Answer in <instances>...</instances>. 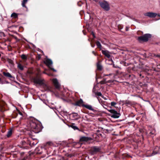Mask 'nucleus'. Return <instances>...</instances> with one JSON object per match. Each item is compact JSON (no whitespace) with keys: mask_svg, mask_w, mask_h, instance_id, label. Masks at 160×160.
Listing matches in <instances>:
<instances>
[{"mask_svg":"<svg viewBox=\"0 0 160 160\" xmlns=\"http://www.w3.org/2000/svg\"><path fill=\"white\" fill-rule=\"evenodd\" d=\"M154 56H156L157 57L159 58H160V55H154Z\"/></svg>","mask_w":160,"mask_h":160,"instance_id":"obj_35","label":"nucleus"},{"mask_svg":"<svg viewBox=\"0 0 160 160\" xmlns=\"http://www.w3.org/2000/svg\"><path fill=\"white\" fill-rule=\"evenodd\" d=\"M97 68L98 70L101 71L102 69V66L99 63V62H98L97 63Z\"/></svg>","mask_w":160,"mask_h":160,"instance_id":"obj_19","label":"nucleus"},{"mask_svg":"<svg viewBox=\"0 0 160 160\" xmlns=\"http://www.w3.org/2000/svg\"><path fill=\"white\" fill-rule=\"evenodd\" d=\"M12 128H10V129L8 131V132L7 134L6 135V136L8 138H9L12 134Z\"/></svg>","mask_w":160,"mask_h":160,"instance_id":"obj_18","label":"nucleus"},{"mask_svg":"<svg viewBox=\"0 0 160 160\" xmlns=\"http://www.w3.org/2000/svg\"><path fill=\"white\" fill-rule=\"evenodd\" d=\"M19 114L20 115H22V113L21 112H19Z\"/></svg>","mask_w":160,"mask_h":160,"instance_id":"obj_40","label":"nucleus"},{"mask_svg":"<svg viewBox=\"0 0 160 160\" xmlns=\"http://www.w3.org/2000/svg\"><path fill=\"white\" fill-rule=\"evenodd\" d=\"M138 39L139 41L140 40V36L138 37Z\"/></svg>","mask_w":160,"mask_h":160,"instance_id":"obj_38","label":"nucleus"},{"mask_svg":"<svg viewBox=\"0 0 160 160\" xmlns=\"http://www.w3.org/2000/svg\"><path fill=\"white\" fill-rule=\"evenodd\" d=\"M43 73H44V74H47V73H46V72H43Z\"/></svg>","mask_w":160,"mask_h":160,"instance_id":"obj_41","label":"nucleus"},{"mask_svg":"<svg viewBox=\"0 0 160 160\" xmlns=\"http://www.w3.org/2000/svg\"><path fill=\"white\" fill-rule=\"evenodd\" d=\"M47 75H48L49 76H51L52 75V74H50V73H47Z\"/></svg>","mask_w":160,"mask_h":160,"instance_id":"obj_37","label":"nucleus"},{"mask_svg":"<svg viewBox=\"0 0 160 160\" xmlns=\"http://www.w3.org/2000/svg\"><path fill=\"white\" fill-rule=\"evenodd\" d=\"M91 46H92V47L94 48V46H95V45H92Z\"/></svg>","mask_w":160,"mask_h":160,"instance_id":"obj_39","label":"nucleus"},{"mask_svg":"<svg viewBox=\"0 0 160 160\" xmlns=\"http://www.w3.org/2000/svg\"><path fill=\"white\" fill-rule=\"evenodd\" d=\"M21 58L22 59H27V56L24 54H22L21 56Z\"/></svg>","mask_w":160,"mask_h":160,"instance_id":"obj_28","label":"nucleus"},{"mask_svg":"<svg viewBox=\"0 0 160 160\" xmlns=\"http://www.w3.org/2000/svg\"><path fill=\"white\" fill-rule=\"evenodd\" d=\"M102 98H104V99H105V100H106V98H104L103 96H102Z\"/></svg>","mask_w":160,"mask_h":160,"instance_id":"obj_44","label":"nucleus"},{"mask_svg":"<svg viewBox=\"0 0 160 160\" xmlns=\"http://www.w3.org/2000/svg\"><path fill=\"white\" fill-rule=\"evenodd\" d=\"M103 106V108H105V109H106V108L105 107V106Z\"/></svg>","mask_w":160,"mask_h":160,"instance_id":"obj_46","label":"nucleus"},{"mask_svg":"<svg viewBox=\"0 0 160 160\" xmlns=\"http://www.w3.org/2000/svg\"><path fill=\"white\" fill-rule=\"evenodd\" d=\"M30 126L33 129L35 133H38L41 130V125L38 122L35 120L31 121L30 122Z\"/></svg>","mask_w":160,"mask_h":160,"instance_id":"obj_1","label":"nucleus"},{"mask_svg":"<svg viewBox=\"0 0 160 160\" xmlns=\"http://www.w3.org/2000/svg\"><path fill=\"white\" fill-rule=\"evenodd\" d=\"M145 53H144V54H141V58H142L143 59H144V58H145L146 56H145Z\"/></svg>","mask_w":160,"mask_h":160,"instance_id":"obj_30","label":"nucleus"},{"mask_svg":"<svg viewBox=\"0 0 160 160\" xmlns=\"http://www.w3.org/2000/svg\"><path fill=\"white\" fill-rule=\"evenodd\" d=\"M3 74L4 76L6 77H8L10 78H12L13 77L11 75V74L8 72H3Z\"/></svg>","mask_w":160,"mask_h":160,"instance_id":"obj_17","label":"nucleus"},{"mask_svg":"<svg viewBox=\"0 0 160 160\" xmlns=\"http://www.w3.org/2000/svg\"><path fill=\"white\" fill-rule=\"evenodd\" d=\"M99 3L100 7L104 10L108 11L110 10L109 5L107 2L103 1L99 2Z\"/></svg>","mask_w":160,"mask_h":160,"instance_id":"obj_2","label":"nucleus"},{"mask_svg":"<svg viewBox=\"0 0 160 160\" xmlns=\"http://www.w3.org/2000/svg\"><path fill=\"white\" fill-rule=\"evenodd\" d=\"M70 127L72 128L74 130H78V128L75 125V124L74 123H73L70 125Z\"/></svg>","mask_w":160,"mask_h":160,"instance_id":"obj_21","label":"nucleus"},{"mask_svg":"<svg viewBox=\"0 0 160 160\" xmlns=\"http://www.w3.org/2000/svg\"><path fill=\"white\" fill-rule=\"evenodd\" d=\"M83 103V101L82 100L80 99L79 100L76 102L75 105L76 106H80L81 105L82 106V104Z\"/></svg>","mask_w":160,"mask_h":160,"instance_id":"obj_16","label":"nucleus"},{"mask_svg":"<svg viewBox=\"0 0 160 160\" xmlns=\"http://www.w3.org/2000/svg\"><path fill=\"white\" fill-rule=\"evenodd\" d=\"M140 98L142 99V100H143V99H142V98L141 97V98Z\"/></svg>","mask_w":160,"mask_h":160,"instance_id":"obj_51","label":"nucleus"},{"mask_svg":"<svg viewBox=\"0 0 160 160\" xmlns=\"http://www.w3.org/2000/svg\"><path fill=\"white\" fill-rule=\"evenodd\" d=\"M101 148L97 146H93L91 148V152L92 154H94L100 152Z\"/></svg>","mask_w":160,"mask_h":160,"instance_id":"obj_7","label":"nucleus"},{"mask_svg":"<svg viewBox=\"0 0 160 160\" xmlns=\"http://www.w3.org/2000/svg\"><path fill=\"white\" fill-rule=\"evenodd\" d=\"M37 143H38L37 142H36V143L32 142L31 143V142H30V143H29V144H32V145L34 146V145H36Z\"/></svg>","mask_w":160,"mask_h":160,"instance_id":"obj_33","label":"nucleus"},{"mask_svg":"<svg viewBox=\"0 0 160 160\" xmlns=\"http://www.w3.org/2000/svg\"><path fill=\"white\" fill-rule=\"evenodd\" d=\"M106 79H104L102 80L99 83L101 84H104L106 83Z\"/></svg>","mask_w":160,"mask_h":160,"instance_id":"obj_29","label":"nucleus"},{"mask_svg":"<svg viewBox=\"0 0 160 160\" xmlns=\"http://www.w3.org/2000/svg\"><path fill=\"white\" fill-rule=\"evenodd\" d=\"M82 106L83 107H84L85 108H86L89 110L92 111H94V109L92 107V106L91 105H88V104H86V105L83 104L82 105Z\"/></svg>","mask_w":160,"mask_h":160,"instance_id":"obj_14","label":"nucleus"},{"mask_svg":"<svg viewBox=\"0 0 160 160\" xmlns=\"http://www.w3.org/2000/svg\"><path fill=\"white\" fill-rule=\"evenodd\" d=\"M140 32H141V33H143V32H142L141 31H140Z\"/></svg>","mask_w":160,"mask_h":160,"instance_id":"obj_49","label":"nucleus"},{"mask_svg":"<svg viewBox=\"0 0 160 160\" xmlns=\"http://www.w3.org/2000/svg\"><path fill=\"white\" fill-rule=\"evenodd\" d=\"M145 15L150 18H155L157 16V14L152 12H148L145 14Z\"/></svg>","mask_w":160,"mask_h":160,"instance_id":"obj_12","label":"nucleus"},{"mask_svg":"<svg viewBox=\"0 0 160 160\" xmlns=\"http://www.w3.org/2000/svg\"><path fill=\"white\" fill-rule=\"evenodd\" d=\"M110 75V74H109V75H106L105 76H108V75Z\"/></svg>","mask_w":160,"mask_h":160,"instance_id":"obj_47","label":"nucleus"},{"mask_svg":"<svg viewBox=\"0 0 160 160\" xmlns=\"http://www.w3.org/2000/svg\"><path fill=\"white\" fill-rule=\"evenodd\" d=\"M44 63L46 64V65L48 67L50 68L51 69L53 70L54 72L56 71L53 68L50 67L51 66H52V61L51 59L48 58L47 59L44 61Z\"/></svg>","mask_w":160,"mask_h":160,"instance_id":"obj_6","label":"nucleus"},{"mask_svg":"<svg viewBox=\"0 0 160 160\" xmlns=\"http://www.w3.org/2000/svg\"><path fill=\"white\" fill-rule=\"evenodd\" d=\"M27 140V138H25L24 140H22L19 145L20 147L22 148H25L27 147V145L29 143V142H26Z\"/></svg>","mask_w":160,"mask_h":160,"instance_id":"obj_8","label":"nucleus"},{"mask_svg":"<svg viewBox=\"0 0 160 160\" xmlns=\"http://www.w3.org/2000/svg\"><path fill=\"white\" fill-rule=\"evenodd\" d=\"M107 110L111 113V117L112 118H118L120 116V113L118 112L117 111L114 109H107Z\"/></svg>","mask_w":160,"mask_h":160,"instance_id":"obj_4","label":"nucleus"},{"mask_svg":"<svg viewBox=\"0 0 160 160\" xmlns=\"http://www.w3.org/2000/svg\"><path fill=\"white\" fill-rule=\"evenodd\" d=\"M96 45L97 47L100 48L102 47V45L99 41H97L96 42Z\"/></svg>","mask_w":160,"mask_h":160,"instance_id":"obj_26","label":"nucleus"},{"mask_svg":"<svg viewBox=\"0 0 160 160\" xmlns=\"http://www.w3.org/2000/svg\"><path fill=\"white\" fill-rule=\"evenodd\" d=\"M96 2H97L98 1V0H93Z\"/></svg>","mask_w":160,"mask_h":160,"instance_id":"obj_42","label":"nucleus"},{"mask_svg":"<svg viewBox=\"0 0 160 160\" xmlns=\"http://www.w3.org/2000/svg\"><path fill=\"white\" fill-rule=\"evenodd\" d=\"M126 31H128V28L127 27L126 28Z\"/></svg>","mask_w":160,"mask_h":160,"instance_id":"obj_36","label":"nucleus"},{"mask_svg":"<svg viewBox=\"0 0 160 160\" xmlns=\"http://www.w3.org/2000/svg\"><path fill=\"white\" fill-rule=\"evenodd\" d=\"M151 37L152 35L150 34H145L142 36H141V42L142 41L143 42H147Z\"/></svg>","mask_w":160,"mask_h":160,"instance_id":"obj_5","label":"nucleus"},{"mask_svg":"<svg viewBox=\"0 0 160 160\" xmlns=\"http://www.w3.org/2000/svg\"><path fill=\"white\" fill-rule=\"evenodd\" d=\"M158 153V152L155 151H152V155H155V154H156Z\"/></svg>","mask_w":160,"mask_h":160,"instance_id":"obj_31","label":"nucleus"},{"mask_svg":"<svg viewBox=\"0 0 160 160\" xmlns=\"http://www.w3.org/2000/svg\"><path fill=\"white\" fill-rule=\"evenodd\" d=\"M93 36L94 38H95V36L94 34H93Z\"/></svg>","mask_w":160,"mask_h":160,"instance_id":"obj_43","label":"nucleus"},{"mask_svg":"<svg viewBox=\"0 0 160 160\" xmlns=\"http://www.w3.org/2000/svg\"><path fill=\"white\" fill-rule=\"evenodd\" d=\"M11 17L14 18H16L18 17V15L16 13L13 12L11 14Z\"/></svg>","mask_w":160,"mask_h":160,"instance_id":"obj_25","label":"nucleus"},{"mask_svg":"<svg viewBox=\"0 0 160 160\" xmlns=\"http://www.w3.org/2000/svg\"><path fill=\"white\" fill-rule=\"evenodd\" d=\"M71 116L73 120H77L79 119L80 117L77 113L73 112L71 114Z\"/></svg>","mask_w":160,"mask_h":160,"instance_id":"obj_11","label":"nucleus"},{"mask_svg":"<svg viewBox=\"0 0 160 160\" xmlns=\"http://www.w3.org/2000/svg\"><path fill=\"white\" fill-rule=\"evenodd\" d=\"M95 94L96 95L98 96H101L102 97V94L100 92H97L95 93Z\"/></svg>","mask_w":160,"mask_h":160,"instance_id":"obj_27","label":"nucleus"},{"mask_svg":"<svg viewBox=\"0 0 160 160\" xmlns=\"http://www.w3.org/2000/svg\"><path fill=\"white\" fill-rule=\"evenodd\" d=\"M90 140V138L87 137H82L80 138L81 141L87 142Z\"/></svg>","mask_w":160,"mask_h":160,"instance_id":"obj_15","label":"nucleus"},{"mask_svg":"<svg viewBox=\"0 0 160 160\" xmlns=\"http://www.w3.org/2000/svg\"><path fill=\"white\" fill-rule=\"evenodd\" d=\"M92 53L95 55V56H96L97 55V54H96V53H95V52L94 51H92Z\"/></svg>","mask_w":160,"mask_h":160,"instance_id":"obj_34","label":"nucleus"},{"mask_svg":"<svg viewBox=\"0 0 160 160\" xmlns=\"http://www.w3.org/2000/svg\"><path fill=\"white\" fill-rule=\"evenodd\" d=\"M52 82L55 88L58 89H59L60 88L61 86L58 80L56 78H53L52 79Z\"/></svg>","mask_w":160,"mask_h":160,"instance_id":"obj_9","label":"nucleus"},{"mask_svg":"<svg viewBox=\"0 0 160 160\" xmlns=\"http://www.w3.org/2000/svg\"><path fill=\"white\" fill-rule=\"evenodd\" d=\"M103 106V108H105V109H106V108L105 107V106Z\"/></svg>","mask_w":160,"mask_h":160,"instance_id":"obj_45","label":"nucleus"},{"mask_svg":"<svg viewBox=\"0 0 160 160\" xmlns=\"http://www.w3.org/2000/svg\"><path fill=\"white\" fill-rule=\"evenodd\" d=\"M102 52L103 55L108 58H110V55L108 51L107 50H102Z\"/></svg>","mask_w":160,"mask_h":160,"instance_id":"obj_13","label":"nucleus"},{"mask_svg":"<svg viewBox=\"0 0 160 160\" xmlns=\"http://www.w3.org/2000/svg\"><path fill=\"white\" fill-rule=\"evenodd\" d=\"M1 80H2L1 78H0V81H1Z\"/></svg>","mask_w":160,"mask_h":160,"instance_id":"obj_48","label":"nucleus"},{"mask_svg":"<svg viewBox=\"0 0 160 160\" xmlns=\"http://www.w3.org/2000/svg\"><path fill=\"white\" fill-rule=\"evenodd\" d=\"M117 104V103L114 102H112L111 103V105L112 106H114Z\"/></svg>","mask_w":160,"mask_h":160,"instance_id":"obj_32","label":"nucleus"},{"mask_svg":"<svg viewBox=\"0 0 160 160\" xmlns=\"http://www.w3.org/2000/svg\"><path fill=\"white\" fill-rule=\"evenodd\" d=\"M33 82L35 83L41 85H42L44 84V79L40 77H36L32 79Z\"/></svg>","mask_w":160,"mask_h":160,"instance_id":"obj_3","label":"nucleus"},{"mask_svg":"<svg viewBox=\"0 0 160 160\" xmlns=\"http://www.w3.org/2000/svg\"><path fill=\"white\" fill-rule=\"evenodd\" d=\"M97 98L98 99V100L99 101L98 98V97H97Z\"/></svg>","mask_w":160,"mask_h":160,"instance_id":"obj_50","label":"nucleus"},{"mask_svg":"<svg viewBox=\"0 0 160 160\" xmlns=\"http://www.w3.org/2000/svg\"><path fill=\"white\" fill-rule=\"evenodd\" d=\"M28 0H23L22 5L23 7L26 8L25 4L27 2Z\"/></svg>","mask_w":160,"mask_h":160,"instance_id":"obj_23","label":"nucleus"},{"mask_svg":"<svg viewBox=\"0 0 160 160\" xmlns=\"http://www.w3.org/2000/svg\"><path fill=\"white\" fill-rule=\"evenodd\" d=\"M155 129L153 128H152L150 130V132H149V133L151 135H154L155 133Z\"/></svg>","mask_w":160,"mask_h":160,"instance_id":"obj_22","label":"nucleus"},{"mask_svg":"<svg viewBox=\"0 0 160 160\" xmlns=\"http://www.w3.org/2000/svg\"><path fill=\"white\" fill-rule=\"evenodd\" d=\"M18 68L21 70H22L23 69V67L21 64L19 63L18 65Z\"/></svg>","mask_w":160,"mask_h":160,"instance_id":"obj_24","label":"nucleus"},{"mask_svg":"<svg viewBox=\"0 0 160 160\" xmlns=\"http://www.w3.org/2000/svg\"><path fill=\"white\" fill-rule=\"evenodd\" d=\"M141 119L142 121L144 122L147 121V118L145 115V111L144 110H142V111H141Z\"/></svg>","mask_w":160,"mask_h":160,"instance_id":"obj_10","label":"nucleus"},{"mask_svg":"<svg viewBox=\"0 0 160 160\" xmlns=\"http://www.w3.org/2000/svg\"><path fill=\"white\" fill-rule=\"evenodd\" d=\"M141 133H142L143 134H146V130L144 129H141ZM142 136V139H143V134H142L141 135Z\"/></svg>","mask_w":160,"mask_h":160,"instance_id":"obj_20","label":"nucleus"}]
</instances>
